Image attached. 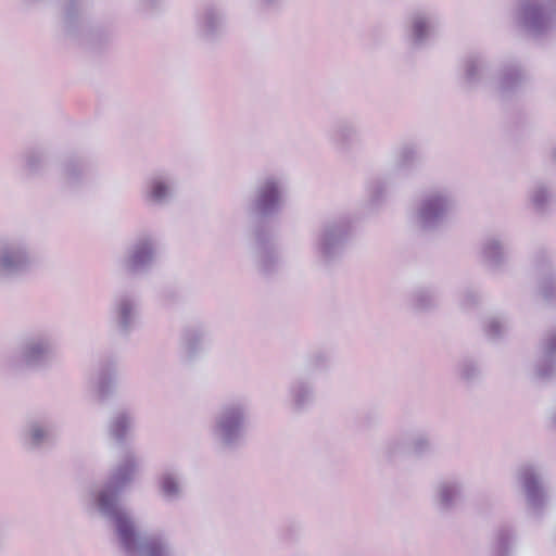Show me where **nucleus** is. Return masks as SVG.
<instances>
[{
	"label": "nucleus",
	"instance_id": "35",
	"mask_svg": "<svg viewBox=\"0 0 556 556\" xmlns=\"http://www.w3.org/2000/svg\"><path fill=\"white\" fill-rule=\"evenodd\" d=\"M390 180L384 177H372L365 185L366 203L369 208L377 210L381 207L389 195Z\"/></svg>",
	"mask_w": 556,
	"mask_h": 556
},
{
	"label": "nucleus",
	"instance_id": "33",
	"mask_svg": "<svg viewBox=\"0 0 556 556\" xmlns=\"http://www.w3.org/2000/svg\"><path fill=\"white\" fill-rule=\"evenodd\" d=\"M529 202L539 214H546L556 203V190L544 181L535 182L529 191Z\"/></svg>",
	"mask_w": 556,
	"mask_h": 556
},
{
	"label": "nucleus",
	"instance_id": "26",
	"mask_svg": "<svg viewBox=\"0 0 556 556\" xmlns=\"http://www.w3.org/2000/svg\"><path fill=\"white\" fill-rule=\"evenodd\" d=\"M98 399L103 402L112 397L117 390V363L113 358L102 359L92 378Z\"/></svg>",
	"mask_w": 556,
	"mask_h": 556
},
{
	"label": "nucleus",
	"instance_id": "2",
	"mask_svg": "<svg viewBox=\"0 0 556 556\" xmlns=\"http://www.w3.org/2000/svg\"><path fill=\"white\" fill-rule=\"evenodd\" d=\"M252 408L247 397H231L220 403L213 414L208 434L213 443L223 451L241 448L251 426Z\"/></svg>",
	"mask_w": 556,
	"mask_h": 556
},
{
	"label": "nucleus",
	"instance_id": "27",
	"mask_svg": "<svg viewBox=\"0 0 556 556\" xmlns=\"http://www.w3.org/2000/svg\"><path fill=\"white\" fill-rule=\"evenodd\" d=\"M329 140L340 153H349L361 143V134L356 124L348 118L336 121L328 132Z\"/></svg>",
	"mask_w": 556,
	"mask_h": 556
},
{
	"label": "nucleus",
	"instance_id": "5",
	"mask_svg": "<svg viewBox=\"0 0 556 556\" xmlns=\"http://www.w3.org/2000/svg\"><path fill=\"white\" fill-rule=\"evenodd\" d=\"M38 266V256L29 236L11 232L0 236V282L29 276Z\"/></svg>",
	"mask_w": 556,
	"mask_h": 556
},
{
	"label": "nucleus",
	"instance_id": "21",
	"mask_svg": "<svg viewBox=\"0 0 556 556\" xmlns=\"http://www.w3.org/2000/svg\"><path fill=\"white\" fill-rule=\"evenodd\" d=\"M155 489L165 504H175L186 494V478L178 465H165L155 476Z\"/></svg>",
	"mask_w": 556,
	"mask_h": 556
},
{
	"label": "nucleus",
	"instance_id": "31",
	"mask_svg": "<svg viewBox=\"0 0 556 556\" xmlns=\"http://www.w3.org/2000/svg\"><path fill=\"white\" fill-rule=\"evenodd\" d=\"M518 541V533L514 526L503 523L496 528L492 541L493 556H511Z\"/></svg>",
	"mask_w": 556,
	"mask_h": 556
},
{
	"label": "nucleus",
	"instance_id": "23",
	"mask_svg": "<svg viewBox=\"0 0 556 556\" xmlns=\"http://www.w3.org/2000/svg\"><path fill=\"white\" fill-rule=\"evenodd\" d=\"M532 265L540 295L548 305L556 306V275L551 257L546 252L539 251L533 256Z\"/></svg>",
	"mask_w": 556,
	"mask_h": 556
},
{
	"label": "nucleus",
	"instance_id": "10",
	"mask_svg": "<svg viewBox=\"0 0 556 556\" xmlns=\"http://www.w3.org/2000/svg\"><path fill=\"white\" fill-rule=\"evenodd\" d=\"M251 255L261 276L269 278L280 270L282 256L274 230L268 224L261 223L254 227Z\"/></svg>",
	"mask_w": 556,
	"mask_h": 556
},
{
	"label": "nucleus",
	"instance_id": "19",
	"mask_svg": "<svg viewBox=\"0 0 556 556\" xmlns=\"http://www.w3.org/2000/svg\"><path fill=\"white\" fill-rule=\"evenodd\" d=\"M439 20L433 12L419 10L413 12L406 25L405 37L412 49L426 48L434 38Z\"/></svg>",
	"mask_w": 556,
	"mask_h": 556
},
{
	"label": "nucleus",
	"instance_id": "45",
	"mask_svg": "<svg viewBox=\"0 0 556 556\" xmlns=\"http://www.w3.org/2000/svg\"><path fill=\"white\" fill-rule=\"evenodd\" d=\"M549 157L553 162L556 163V144L551 148Z\"/></svg>",
	"mask_w": 556,
	"mask_h": 556
},
{
	"label": "nucleus",
	"instance_id": "36",
	"mask_svg": "<svg viewBox=\"0 0 556 556\" xmlns=\"http://www.w3.org/2000/svg\"><path fill=\"white\" fill-rule=\"evenodd\" d=\"M440 294L434 287H417L409 294V305L413 309L430 311L439 304Z\"/></svg>",
	"mask_w": 556,
	"mask_h": 556
},
{
	"label": "nucleus",
	"instance_id": "40",
	"mask_svg": "<svg viewBox=\"0 0 556 556\" xmlns=\"http://www.w3.org/2000/svg\"><path fill=\"white\" fill-rule=\"evenodd\" d=\"M481 300L480 293L473 288H467L463 291L459 300L462 308L469 309L479 304Z\"/></svg>",
	"mask_w": 556,
	"mask_h": 556
},
{
	"label": "nucleus",
	"instance_id": "39",
	"mask_svg": "<svg viewBox=\"0 0 556 556\" xmlns=\"http://www.w3.org/2000/svg\"><path fill=\"white\" fill-rule=\"evenodd\" d=\"M456 374L464 382L471 383L480 378L481 368L476 361L464 358L457 364Z\"/></svg>",
	"mask_w": 556,
	"mask_h": 556
},
{
	"label": "nucleus",
	"instance_id": "12",
	"mask_svg": "<svg viewBox=\"0 0 556 556\" xmlns=\"http://www.w3.org/2000/svg\"><path fill=\"white\" fill-rule=\"evenodd\" d=\"M18 438L27 452H41L55 443V424L46 414L30 416L23 424Z\"/></svg>",
	"mask_w": 556,
	"mask_h": 556
},
{
	"label": "nucleus",
	"instance_id": "7",
	"mask_svg": "<svg viewBox=\"0 0 556 556\" xmlns=\"http://www.w3.org/2000/svg\"><path fill=\"white\" fill-rule=\"evenodd\" d=\"M514 21L535 39L549 37L556 31V0H518Z\"/></svg>",
	"mask_w": 556,
	"mask_h": 556
},
{
	"label": "nucleus",
	"instance_id": "43",
	"mask_svg": "<svg viewBox=\"0 0 556 556\" xmlns=\"http://www.w3.org/2000/svg\"><path fill=\"white\" fill-rule=\"evenodd\" d=\"M163 0H140L139 10L143 13H151L162 7Z\"/></svg>",
	"mask_w": 556,
	"mask_h": 556
},
{
	"label": "nucleus",
	"instance_id": "17",
	"mask_svg": "<svg viewBox=\"0 0 556 556\" xmlns=\"http://www.w3.org/2000/svg\"><path fill=\"white\" fill-rule=\"evenodd\" d=\"M63 23L66 33L79 40L81 45L94 47L109 38L99 28H89L83 18V7L79 0H67L63 9Z\"/></svg>",
	"mask_w": 556,
	"mask_h": 556
},
{
	"label": "nucleus",
	"instance_id": "28",
	"mask_svg": "<svg viewBox=\"0 0 556 556\" xmlns=\"http://www.w3.org/2000/svg\"><path fill=\"white\" fill-rule=\"evenodd\" d=\"M315 386L309 377L298 376L288 386L289 406L295 413L307 409L315 402Z\"/></svg>",
	"mask_w": 556,
	"mask_h": 556
},
{
	"label": "nucleus",
	"instance_id": "42",
	"mask_svg": "<svg viewBox=\"0 0 556 556\" xmlns=\"http://www.w3.org/2000/svg\"><path fill=\"white\" fill-rule=\"evenodd\" d=\"M285 0H256V8L260 12L266 13L278 10L282 7Z\"/></svg>",
	"mask_w": 556,
	"mask_h": 556
},
{
	"label": "nucleus",
	"instance_id": "9",
	"mask_svg": "<svg viewBox=\"0 0 556 556\" xmlns=\"http://www.w3.org/2000/svg\"><path fill=\"white\" fill-rule=\"evenodd\" d=\"M286 193L285 178L277 174H267L257 180L248 212L261 220L273 218L281 212Z\"/></svg>",
	"mask_w": 556,
	"mask_h": 556
},
{
	"label": "nucleus",
	"instance_id": "15",
	"mask_svg": "<svg viewBox=\"0 0 556 556\" xmlns=\"http://www.w3.org/2000/svg\"><path fill=\"white\" fill-rule=\"evenodd\" d=\"M227 30V17L222 5L205 2L194 13V31L204 42L219 41Z\"/></svg>",
	"mask_w": 556,
	"mask_h": 556
},
{
	"label": "nucleus",
	"instance_id": "6",
	"mask_svg": "<svg viewBox=\"0 0 556 556\" xmlns=\"http://www.w3.org/2000/svg\"><path fill=\"white\" fill-rule=\"evenodd\" d=\"M456 207V199L448 190H429L418 199L412 213V222L419 231L435 233L448 227Z\"/></svg>",
	"mask_w": 556,
	"mask_h": 556
},
{
	"label": "nucleus",
	"instance_id": "1",
	"mask_svg": "<svg viewBox=\"0 0 556 556\" xmlns=\"http://www.w3.org/2000/svg\"><path fill=\"white\" fill-rule=\"evenodd\" d=\"M140 462L137 453L126 447L106 479L92 490V507L113 525L118 545L128 556H176L166 532L141 534L134 516L122 504L121 496L135 481Z\"/></svg>",
	"mask_w": 556,
	"mask_h": 556
},
{
	"label": "nucleus",
	"instance_id": "24",
	"mask_svg": "<svg viewBox=\"0 0 556 556\" xmlns=\"http://www.w3.org/2000/svg\"><path fill=\"white\" fill-rule=\"evenodd\" d=\"M432 451L430 435L425 430H415L403 439H392L387 444V453L393 456L397 453H404L416 457H421Z\"/></svg>",
	"mask_w": 556,
	"mask_h": 556
},
{
	"label": "nucleus",
	"instance_id": "13",
	"mask_svg": "<svg viewBox=\"0 0 556 556\" xmlns=\"http://www.w3.org/2000/svg\"><path fill=\"white\" fill-rule=\"evenodd\" d=\"M496 66L495 61L485 52L468 53L460 63L463 84L469 89H491L495 84Z\"/></svg>",
	"mask_w": 556,
	"mask_h": 556
},
{
	"label": "nucleus",
	"instance_id": "44",
	"mask_svg": "<svg viewBox=\"0 0 556 556\" xmlns=\"http://www.w3.org/2000/svg\"><path fill=\"white\" fill-rule=\"evenodd\" d=\"M548 424L552 429L556 430V403L548 413Z\"/></svg>",
	"mask_w": 556,
	"mask_h": 556
},
{
	"label": "nucleus",
	"instance_id": "29",
	"mask_svg": "<svg viewBox=\"0 0 556 556\" xmlns=\"http://www.w3.org/2000/svg\"><path fill=\"white\" fill-rule=\"evenodd\" d=\"M464 491V483L456 478L438 483L434 498L439 510L444 513L455 510L463 503Z\"/></svg>",
	"mask_w": 556,
	"mask_h": 556
},
{
	"label": "nucleus",
	"instance_id": "38",
	"mask_svg": "<svg viewBox=\"0 0 556 556\" xmlns=\"http://www.w3.org/2000/svg\"><path fill=\"white\" fill-rule=\"evenodd\" d=\"M483 329L489 340L497 341L508 333L510 324L503 316H492L484 321Z\"/></svg>",
	"mask_w": 556,
	"mask_h": 556
},
{
	"label": "nucleus",
	"instance_id": "37",
	"mask_svg": "<svg viewBox=\"0 0 556 556\" xmlns=\"http://www.w3.org/2000/svg\"><path fill=\"white\" fill-rule=\"evenodd\" d=\"M23 170L29 177L42 174L47 163V153L40 148H29L22 154Z\"/></svg>",
	"mask_w": 556,
	"mask_h": 556
},
{
	"label": "nucleus",
	"instance_id": "20",
	"mask_svg": "<svg viewBox=\"0 0 556 556\" xmlns=\"http://www.w3.org/2000/svg\"><path fill=\"white\" fill-rule=\"evenodd\" d=\"M531 374L539 381L549 382L556 379V328L547 330L540 339Z\"/></svg>",
	"mask_w": 556,
	"mask_h": 556
},
{
	"label": "nucleus",
	"instance_id": "34",
	"mask_svg": "<svg viewBox=\"0 0 556 556\" xmlns=\"http://www.w3.org/2000/svg\"><path fill=\"white\" fill-rule=\"evenodd\" d=\"M134 426V415L126 409L117 410L110 419L108 431L119 445H125Z\"/></svg>",
	"mask_w": 556,
	"mask_h": 556
},
{
	"label": "nucleus",
	"instance_id": "41",
	"mask_svg": "<svg viewBox=\"0 0 556 556\" xmlns=\"http://www.w3.org/2000/svg\"><path fill=\"white\" fill-rule=\"evenodd\" d=\"M329 365V356L325 352H315L309 355L307 366L311 370H325Z\"/></svg>",
	"mask_w": 556,
	"mask_h": 556
},
{
	"label": "nucleus",
	"instance_id": "30",
	"mask_svg": "<svg viewBox=\"0 0 556 556\" xmlns=\"http://www.w3.org/2000/svg\"><path fill=\"white\" fill-rule=\"evenodd\" d=\"M480 256L489 269L501 270L508 261L507 245L498 236H488L481 242Z\"/></svg>",
	"mask_w": 556,
	"mask_h": 556
},
{
	"label": "nucleus",
	"instance_id": "32",
	"mask_svg": "<svg viewBox=\"0 0 556 556\" xmlns=\"http://www.w3.org/2000/svg\"><path fill=\"white\" fill-rule=\"evenodd\" d=\"M421 162L419 148L414 142H403L394 153V173L407 174Z\"/></svg>",
	"mask_w": 556,
	"mask_h": 556
},
{
	"label": "nucleus",
	"instance_id": "18",
	"mask_svg": "<svg viewBox=\"0 0 556 556\" xmlns=\"http://www.w3.org/2000/svg\"><path fill=\"white\" fill-rule=\"evenodd\" d=\"M210 326L202 319L186 323L179 333V353L184 361L192 362L204 353Z\"/></svg>",
	"mask_w": 556,
	"mask_h": 556
},
{
	"label": "nucleus",
	"instance_id": "11",
	"mask_svg": "<svg viewBox=\"0 0 556 556\" xmlns=\"http://www.w3.org/2000/svg\"><path fill=\"white\" fill-rule=\"evenodd\" d=\"M159 240L154 235L138 236L119 261L121 268L130 276H143L152 271L159 258Z\"/></svg>",
	"mask_w": 556,
	"mask_h": 556
},
{
	"label": "nucleus",
	"instance_id": "25",
	"mask_svg": "<svg viewBox=\"0 0 556 556\" xmlns=\"http://www.w3.org/2000/svg\"><path fill=\"white\" fill-rule=\"evenodd\" d=\"M92 172L91 161L84 155H72L61 164V181L65 188L81 186Z\"/></svg>",
	"mask_w": 556,
	"mask_h": 556
},
{
	"label": "nucleus",
	"instance_id": "8",
	"mask_svg": "<svg viewBox=\"0 0 556 556\" xmlns=\"http://www.w3.org/2000/svg\"><path fill=\"white\" fill-rule=\"evenodd\" d=\"M516 482L523 495L527 515L541 520L551 502L543 468L533 463L521 464L516 470Z\"/></svg>",
	"mask_w": 556,
	"mask_h": 556
},
{
	"label": "nucleus",
	"instance_id": "22",
	"mask_svg": "<svg viewBox=\"0 0 556 556\" xmlns=\"http://www.w3.org/2000/svg\"><path fill=\"white\" fill-rule=\"evenodd\" d=\"M528 80L529 76L519 62L506 61L496 66L495 84L491 89L506 98L519 91Z\"/></svg>",
	"mask_w": 556,
	"mask_h": 556
},
{
	"label": "nucleus",
	"instance_id": "16",
	"mask_svg": "<svg viewBox=\"0 0 556 556\" xmlns=\"http://www.w3.org/2000/svg\"><path fill=\"white\" fill-rule=\"evenodd\" d=\"M177 179L169 170L150 174L141 189V199L148 207L160 208L168 205L176 195Z\"/></svg>",
	"mask_w": 556,
	"mask_h": 556
},
{
	"label": "nucleus",
	"instance_id": "4",
	"mask_svg": "<svg viewBox=\"0 0 556 556\" xmlns=\"http://www.w3.org/2000/svg\"><path fill=\"white\" fill-rule=\"evenodd\" d=\"M352 235L351 219L345 215L323 219L312 233L311 250L316 263L330 267L338 263Z\"/></svg>",
	"mask_w": 556,
	"mask_h": 556
},
{
	"label": "nucleus",
	"instance_id": "14",
	"mask_svg": "<svg viewBox=\"0 0 556 556\" xmlns=\"http://www.w3.org/2000/svg\"><path fill=\"white\" fill-rule=\"evenodd\" d=\"M110 324L122 337H129L140 320V300L131 292L114 296L109 315Z\"/></svg>",
	"mask_w": 556,
	"mask_h": 556
},
{
	"label": "nucleus",
	"instance_id": "3",
	"mask_svg": "<svg viewBox=\"0 0 556 556\" xmlns=\"http://www.w3.org/2000/svg\"><path fill=\"white\" fill-rule=\"evenodd\" d=\"M58 356V341L48 329H34L23 334L16 351L5 359L9 370L49 368Z\"/></svg>",
	"mask_w": 556,
	"mask_h": 556
}]
</instances>
